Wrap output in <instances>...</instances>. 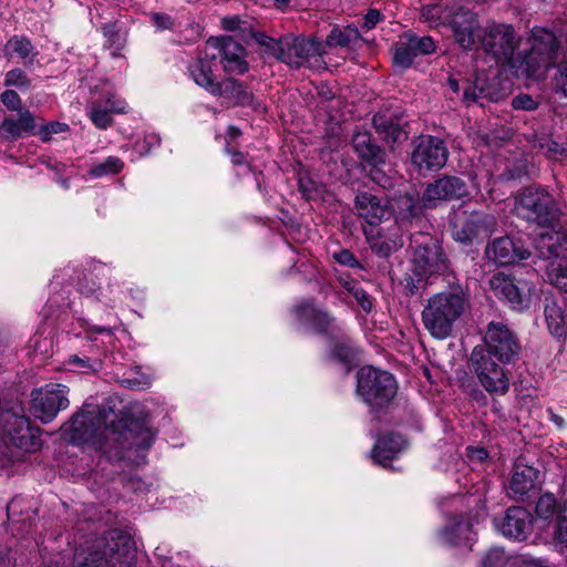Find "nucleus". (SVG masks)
Listing matches in <instances>:
<instances>
[{
	"label": "nucleus",
	"mask_w": 567,
	"mask_h": 567,
	"mask_svg": "<svg viewBox=\"0 0 567 567\" xmlns=\"http://www.w3.org/2000/svg\"><path fill=\"white\" fill-rule=\"evenodd\" d=\"M68 431L69 440L74 444L87 442L101 444L102 441L113 440L123 447L141 446L150 436L147 429H142L135 435L132 425L124 426L122 422L116 424L112 422L109 426L105 413L95 408L93 410L83 409L75 414Z\"/></svg>",
	"instance_id": "f257e3e1"
},
{
	"label": "nucleus",
	"mask_w": 567,
	"mask_h": 567,
	"mask_svg": "<svg viewBox=\"0 0 567 567\" xmlns=\"http://www.w3.org/2000/svg\"><path fill=\"white\" fill-rule=\"evenodd\" d=\"M470 293L458 281L446 289L432 295L422 310V323L426 331L437 340L449 338L455 323L470 309Z\"/></svg>",
	"instance_id": "f03ea898"
},
{
	"label": "nucleus",
	"mask_w": 567,
	"mask_h": 567,
	"mask_svg": "<svg viewBox=\"0 0 567 567\" xmlns=\"http://www.w3.org/2000/svg\"><path fill=\"white\" fill-rule=\"evenodd\" d=\"M528 42L529 50L520 64L522 72L528 78H544L559 56V41L553 31L543 27H534L530 30Z\"/></svg>",
	"instance_id": "7ed1b4c3"
},
{
	"label": "nucleus",
	"mask_w": 567,
	"mask_h": 567,
	"mask_svg": "<svg viewBox=\"0 0 567 567\" xmlns=\"http://www.w3.org/2000/svg\"><path fill=\"white\" fill-rule=\"evenodd\" d=\"M357 392L367 404L381 408L395 396L396 382L386 371L363 367L357 374Z\"/></svg>",
	"instance_id": "20e7f679"
},
{
	"label": "nucleus",
	"mask_w": 567,
	"mask_h": 567,
	"mask_svg": "<svg viewBox=\"0 0 567 567\" xmlns=\"http://www.w3.org/2000/svg\"><path fill=\"white\" fill-rule=\"evenodd\" d=\"M473 350H480L501 363H511L519 354L520 344L517 336L502 321H491L483 337V344Z\"/></svg>",
	"instance_id": "39448f33"
},
{
	"label": "nucleus",
	"mask_w": 567,
	"mask_h": 567,
	"mask_svg": "<svg viewBox=\"0 0 567 567\" xmlns=\"http://www.w3.org/2000/svg\"><path fill=\"white\" fill-rule=\"evenodd\" d=\"M536 250L545 264L549 281L567 292V248L559 244L558 234L542 233L536 239Z\"/></svg>",
	"instance_id": "423d86ee"
},
{
	"label": "nucleus",
	"mask_w": 567,
	"mask_h": 567,
	"mask_svg": "<svg viewBox=\"0 0 567 567\" xmlns=\"http://www.w3.org/2000/svg\"><path fill=\"white\" fill-rule=\"evenodd\" d=\"M515 212L517 216L543 227L550 226L557 216L551 196L537 188H526L516 197Z\"/></svg>",
	"instance_id": "0eeeda50"
},
{
	"label": "nucleus",
	"mask_w": 567,
	"mask_h": 567,
	"mask_svg": "<svg viewBox=\"0 0 567 567\" xmlns=\"http://www.w3.org/2000/svg\"><path fill=\"white\" fill-rule=\"evenodd\" d=\"M471 363L480 384L486 392L496 395H504L508 392L509 377L504 369L507 363H501L480 350L472 351Z\"/></svg>",
	"instance_id": "6e6552de"
},
{
	"label": "nucleus",
	"mask_w": 567,
	"mask_h": 567,
	"mask_svg": "<svg viewBox=\"0 0 567 567\" xmlns=\"http://www.w3.org/2000/svg\"><path fill=\"white\" fill-rule=\"evenodd\" d=\"M478 38L484 51L501 63H509L519 44L514 28L504 23L487 24Z\"/></svg>",
	"instance_id": "1a4fd4ad"
},
{
	"label": "nucleus",
	"mask_w": 567,
	"mask_h": 567,
	"mask_svg": "<svg viewBox=\"0 0 567 567\" xmlns=\"http://www.w3.org/2000/svg\"><path fill=\"white\" fill-rule=\"evenodd\" d=\"M69 389L59 383H50L31 393V411L43 423H49L61 410L69 406Z\"/></svg>",
	"instance_id": "9d476101"
},
{
	"label": "nucleus",
	"mask_w": 567,
	"mask_h": 567,
	"mask_svg": "<svg viewBox=\"0 0 567 567\" xmlns=\"http://www.w3.org/2000/svg\"><path fill=\"white\" fill-rule=\"evenodd\" d=\"M449 158L445 143L435 136L424 135L414 142L411 162L419 173L441 169Z\"/></svg>",
	"instance_id": "9b49d317"
},
{
	"label": "nucleus",
	"mask_w": 567,
	"mask_h": 567,
	"mask_svg": "<svg viewBox=\"0 0 567 567\" xmlns=\"http://www.w3.org/2000/svg\"><path fill=\"white\" fill-rule=\"evenodd\" d=\"M323 45L315 39H295L287 43V52L284 62L291 68H309L315 71L326 70Z\"/></svg>",
	"instance_id": "f8f14e48"
},
{
	"label": "nucleus",
	"mask_w": 567,
	"mask_h": 567,
	"mask_svg": "<svg viewBox=\"0 0 567 567\" xmlns=\"http://www.w3.org/2000/svg\"><path fill=\"white\" fill-rule=\"evenodd\" d=\"M468 195V187L461 177L445 175L426 186L422 206L435 208L444 202L458 200Z\"/></svg>",
	"instance_id": "ddd939ff"
},
{
	"label": "nucleus",
	"mask_w": 567,
	"mask_h": 567,
	"mask_svg": "<svg viewBox=\"0 0 567 567\" xmlns=\"http://www.w3.org/2000/svg\"><path fill=\"white\" fill-rule=\"evenodd\" d=\"M489 287L497 298L506 300L513 309L523 310L530 303L532 287L526 281L498 272L491 278Z\"/></svg>",
	"instance_id": "4468645a"
},
{
	"label": "nucleus",
	"mask_w": 567,
	"mask_h": 567,
	"mask_svg": "<svg viewBox=\"0 0 567 567\" xmlns=\"http://www.w3.org/2000/svg\"><path fill=\"white\" fill-rule=\"evenodd\" d=\"M209 49L217 50L221 54L225 72L243 74L248 70V63L245 60L246 50L233 38H210L206 43V58L209 56Z\"/></svg>",
	"instance_id": "2eb2a0df"
},
{
	"label": "nucleus",
	"mask_w": 567,
	"mask_h": 567,
	"mask_svg": "<svg viewBox=\"0 0 567 567\" xmlns=\"http://www.w3.org/2000/svg\"><path fill=\"white\" fill-rule=\"evenodd\" d=\"M488 216L477 210L460 209L452 218V234L456 241L471 244L487 228Z\"/></svg>",
	"instance_id": "dca6fc26"
},
{
	"label": "nucleus",
	"mask_w": 567,
	"mask_h": 567,
	"mask_svg": "<svg viewBox=\"0 0 567 567\" xmlns=\"http://www.w3.org/2000/svg\"><path fill=\"white\" fill-rule=\"evenodd\" d=\"M435 48V42L431 37L408 33L395 43L393 61L398 66L408 69L416 56L431 54Z\"/></svg>",
	"instance_id": "f3484780"
},
{
	"label": "nucleus",
	"mask_w": 567,
	"mask_h": 567,
	"mask_svg": "<svg viewBox=\"0 0 567 567\" xmlns=\"http://www.w3.org/2000/svg\"><path fill=\"white\" fill-rule=\"evenodd\" d=\"M126 102L114 91L109 90L100 99L90 103L87 115L95 127L105 130L112 125V116L126 113Z\"/></svg>",
	"instance_id": "a211bd4d"
},
{
	"label": "nucleus",
	"mask_w": 567,
	"mask_h": 567,
	"mask_svg": "<svg viewBox=\"0 0 567 567\" xmlns=\"http://www.w3.org/2000/svg\"><path fill=\"white\" fill-rule=\"evenodd\" d=\"M412 264L419 276H429L447 269L444 251L434 243L419 245L414 249Z\"/></svg>",
	"instance_id": "6ab92c4d"
},
{
	"label": "nucleus",
	"mask_w": 567,
	"mask_h": 567,
	"mask_svg": "<svg viewBox=\"0 0 567 567\" xmlns=\"http://www.w3.org/2000/svg\"><path fill=\"white\" fill-rule=\"evenodd\" d=\"M456 43L464 50H472L476 44L475 34L480 28L475 13L461 9L449 21Z\"/></svg>",
	"instance_id": "aec40b11"
},
{
	"label": "nucleus",
	"mask_w": 567,
	"mask_h": 567,
	"mask_svg": "<svg viewBox=\"0 0 567 567\" xmlns=\"http://www.w3.org/2000/svg\"><path fill=\"white\" fill-rule=\"evenodd\" d=\"M485 254L489 260L498 265H509L524 260L530 252L515 243L511 237H499L487 245Z\"/></svg>",
	"instance_id": "412c9836"
},
{
	"label": "nucleus",
	"mask_w": 567,
	"mask_h": 567,
	"mask_svg": "<svg viewBox=\"0 0 567 567\" xmlns=\"http://www.w3.org/2000/svg\"><path fill=\"white\" fill-rule=\"evenodd\" d=\"M497 528L506 537L523 540L532 530V515L524 507H509Z\"/></svg>",
	"instance_id": "4be33fe9"
},
{
	"label": "nucleus",
	"mask_w": 567,
	"mask_h": 567,
	"mask_svg": "<svg viewBox=\"0 0 567 567\" xmlns=\"http://www.w3.org/2000/svg\"><path fill=\"white\" fill-rule=\"evenodd\" d=\"M110 557L106 558V553L91 551L84 556V553H78L75 555L74 567H131L132 556L121 554L118 550L114 551V548H110Z\"/></svg>",
	"instance_id": "5701e85b"
},
{
	"label": "nucleus",
	"mask_w": 567,
	"mask_h": 567,
	"mask_svg": "<svg viewBox=\"0 0 567 567\" xmlns=\"http://www.w3.org/2000/svg\"><path fill=\"white\" fill-rule=\"evenodd\" d=\"M355 209L359 216L369 225H378L388 214L386 203L368 192H363L355 197Z\"/></svg>",
	"instance_id": "b1692460"
},
{
	"label": "nucleus",
	"mask_w": 567,
	"mask_h": 567,
	"mask_svg": "<svg viewBox=\"0 0 567 567\" xmlns=\"http://www.w3.org/2000/svg\"><path fill=\"white\" fill-rule=\"evenodd\" d=\"M210 94L221 97L227 105H248L252 102L251 92L233 78L217 82Z\"/></svg>",
	"instance_id": "393cba45"
},
{
	"label": "nucleus",
	"mask_w": 567,
	"mask_h": 567,
	"mask_svg": "<svg viewBox=\"0 0 567 567\" xmlns=\"http://www.w3.org/2000/svg\"><path fill=\"white\" fill-rule=\"evenodd\" d=\"M538 471L533 466L517 462L514 467L509 483V495L519 499L527 495L535 487Z\"/></svg>",
	"instance_id": "a878e982"
},
{
	"label": "nucleus",
	"mask_w": 567,
	"mask_h": 567,
	"mask_svg": "<svg viewBox=\"0 0 567 567\" xmlns=\"http://www.w3.org/2000/svg\"><path fill=\"white\" fill-rule=\"evenodd\" d=\"M35 128V121L28 110L21 111L19 118L7 117L0 125V135L6 140H18L23 134H32Z\"/></svg>",
	"instance_id": "bb28decb"
},
{
	"label": "nucleus",
	"mask_w": 567,
	"mask_h": 567,
	"mask_svg": "<svg viewBox=\"0 0 567 567\" xmlns=\"http://www.w3.org/2000/svg\"><path fill=\"white\" fill-rule=\"evenodd\" d=\"M352 143L358 155L369 165L378 166L385 162L384 152L373 142L370 133H357Z\"/></svg>",
	"instance_id": "cd10ccee"
},
{
	"label": "nucleus",
	"mask_w": 567,
	"mask_h": 567,
	"mask_svg": "<svg viewBox=\"0 0 567 567\" xmlns=\"http://www.w3.org/2000/svg\"><path fill=\"white\" fill-rule=\"evenodd\" d=\"M4 55L8 60L19 58L25 65L33 64L38 56L34 45L24 35H12L4 44Z\"/></svg>",
	"instance_id": "c85d7f7f"
},
{
	"label": "nucleus",
	"mask_w": 567,
	"mask_h": 567,
	"mask_svg": "<svg viewBox=\"0 0 567 567\" xmlns=\"http://www.w3.org/2000/svg\"><path fill=\"white\" fill-rule=\"evenodd\" d=\"M4 431L14 445L28 449V441L31 439V434L29 420L25 416L9 415L6 420Z\"/></svg>",
	"instance_id": "c756f323"
},
{
	"label": "nucleus",
	"mask_w": 567,
	"mask_h": 567,
	"mask_svg": "<svg viewBox=\"0 0 567 567\" xmlns=\"http://www.w3.org/2000/svg\"><path fill=\"white\" fill-rule=\"evenodd\" d=\"M404 442L400 435H386L375 443L372 450V458L384 465L386 461L394 458L403 449Z\"/></svg>",
	"instance_id": "7c9ffc66"
},
{
	"label": "nucleus",
	"mask_w": 567,
	"mask_h": 567,
	"mask_svg": "<svg viewBox=\"0 0 567 567\" xmlns=\"http://www.w3.org/2000/svg\"><path fill=\"white\" fill-rule=\"evenodd\" d=\"M188 72L197 85L212 93L217 82L214 79L210 61L206 58H197L189 63Z\"/></svg>",
	"instance_id": "2f4dec72"
},
{
	"label": "nucleus",
	"mask_w": 567,
	"mask_h": 567,
	"mask_svg": "<svg viewBox=\"0 0 567 567\" xmlns=\"http://www.w3.org/2000/svg\"><path fill=\"white\" fill-rule=\"evenodd\" d=\"M361 41V34L357 27L347 25L343 28L334 27L327 35V47H340L353 49Z\"/></svg>",
	"instance_id": "473e14b6"
},
{
	"label": "nucleus",
	"mask_w": 567,
	"mask_h": 567,
	"mask_svg": "<svg viewBox=\"0 0 567 567\" xmlns=\"http://www.w3.org/2000/svg\"><path fill=\"white\" fill-rule=\"evenodd\" d=\"M300 320H309L319 331H324L332 322L328 312L317 309L312 301H306L296 307Z\"/></svg>",
	"instance_id": "72a5a7b5"
},
{
	"label": "nucleus",
	"mask_w": 567,
	"mask_h": 567,
	"mask_svg": "<svg viewBox=\"0 0 567 567\" xmlns=\"http://www.w3.org/2000/svg\"><path fill=\"white\" fill-rule=\"evenodd\" d=\"M544 313L549 332L557 338L565 336L566 319L561 307L556 301L546 299Z\"/></svg>",
	"instance_id": "f704fd0d"
},
{
	"label": "nucleus",
	"mask_w": 567,
	"mask_h": 567,
	"mask_svg": "<svg viewBox=\"0 0 567 567\" xmlns=\"http://www.w3.org/2000/svg\"><path fill=\"white\" fill-rule=\"evenodd\" d=\"M373 125L380 134H383L384 141L389 144L393 145L401 138L406 137L405 132H403L398 124L385 120L384 116L375 115L373 117Z\"/></svg>",
	"instance_id": "c9c22d12"
},
{
	"label": "nucleus",
	"mask_w": 567,
	"mask_h": 567,
	"mask_svg": "<svg viewBox=\"0 0 567 567\" xmlns=\"http://www.w3.org/2000/svg\"><path fill=\"white\" fill-rule=\"evenodd\" d=\"M123 167L124 163L121 158L109 156L104 162L93 165L89 171V175L99 178L109 174H117Z\"/></svg>",
	"instance_id": "e433bc0d"
},
{
	"label": "nucleus",
	"mask_w": 567,
	"mask_h": 567,
	"mask_svg": "<svg viewBox=\"0 0 567 567\" xmlns=\"http://www.w3.org/2000/svg\"><path fill=\"white\" fill-rule=\"evenodd\" d=\"M450 17V11L440 4L427 6L424 7L422 10L423 20L427 22L431 27L445 24L449 21Z\"/></svg>",
	"instance_id": "4c0bfd02"
},
{
	"label": "nucleus",
	"mask_w": 567,
	"mask_h": 567,
	"mask_svg": "<svg viewBox=\"0 0 567 567\" xmlns=\"http://www.w3.org/2000/svg\"><path fill=\"white\" fill-rule=\"evenodd\" d=\"M558 508L559 506H557L554 495L544 494L538 498L536 504V515L542 519H551L553 522L556 518Z\"/></svg>",
	"instance_id": "58836bf2"
},
{
	"label": "nucleus",
	"mask_w": 567,
	"mask_h": 567,
	"mask_svg": "<svg viewBox=\"0 0 567 567\" xmlns=\"http://www.w3.org/2000/svg\"><path fill=\"white\" fill-rule=\"evenodd\" d=\"M554 526V535L560 543H567V501L559 505L556 518L550 522Z\"/></svg>",
	"instance_id": "ea45409f"
},
{
	"label": "nucleus",
	"mask_w": 567,
	"mask_h": 567,
	"mask_svg": "<svg viewBox=\"0 0 567 567\" xmlns=\"http://www.w3.org/2000/svg\"><path fill=\"white\" fill-rule=\"evenodd\" d=\"M3 84L6 86L28 89L31 85V80L24 70L21 68H14L6 73Z\"/></svg>",
	"instance_id": "a19ab883"
},
{
	"label": "nucleus",
	"mask_w": 567,
	"mask_h": 567,
	"mask_svg": "<svg viewBox=\"0 0 567 567\" xmlns=\"http://www.w3.org/2000/svg\"><path fill=\"white\" fill-rule=\"evenodd\" d=\"M367 238L370 243L371 249L382 257L390 256L398 248V244L394 240H389L382 237H370L368 234Z\"/></svg>",
	"instance_id": "79ce46f5"
},
{
	"label": "nucleus",
	"mask_w": 567,
	"mask_h": 567,
	"mask_svg": "<svg viewBox=\"0 0 567 567\" xmlns=\"http://www.w3.org/2000/svg\"><path fill=\"white\" fill-rule=\"evenodd\" d=\"M358 350L349 340L336 343L332 354L342 362L349 363L357 357Z\"/></svg>",
	"instance_id": "37998d69"
},
{
	"label": "nucleus",
	"mask_w": 567,
	"mask_h": 567,
	"mask_svg": "<svg viewBox=\"0 0 567 567\" xmlns=\"http://www.w3.org/2000/svg\"><path fill=\"white\" fill-rule=\"evenodd\" d=\"M260 43L271 55L284 62V55H286L288 42L284 43L280 40H275L272 38L262 35Z\"/></svg>",
	"instance_id": "c03bdc74"
},
{
	"label": "nucleus",
	"mask_w": 567,
	"mask_h": 567,
	"mask_svg": "<svg viewBox=\"0 0 567 567\" xmlns=\"http://www.w3.org/2000/svg\"><path fill=\"white\" fill-rule=\"evenodd\" d=\"M508 559L504 550L494 548L491 549L482 561V567H505Z\"/></svg>",
	"instance_id": "a18cd8bd"
},
{
	"label": "nucleus",
	"mask_w": 567,
	"mask_h": 567,
	"mask_svg": "<svg viewBox=\"0 0 567 567\" xmlns=\"http://www.w3.org/2000/svg\"><path fill=\"white\" fill-rule=\"evenodd\" d=\"M223 28L228 31H239L246 34L251 31V24L241 20L238 16L226 17L221 20Z\"/></svg>",
	"instance_id": "49530a36"
},
{
	"label": "nucleus",
	"mask_w": 567,
	"mask_h": 567,
	"mask_svg": "<svg viewBox=\"0 0 567 567\" xmlns=\"http://www.w3.org/2000/svg\"><path fill=\"white\" fill-rule=\"evenodd\" d=\"M69 125L60 122H51L40 127L38 134L43 142H49L53 134L66 132Z\"/></svg>",
	"instance_id": "de8ad7c7"
},
{
	"label": "nucleus",
	"mask_w": 567,
	"mask_h": 567,
	"mask_svg": "<svg viewBox=\"0 0 567 567\" xmlns=\"http://www.w3.org/2000/svg\"><path fill=\"white\" fill-rule=\"evenodd\" d=\"M553 81L555 92L567 99V63L559 65Z\"/></svg>",
	"instance_id": "09e8293b"
},
{
	"label": "nucleus",
	"mask_w": 567,
	"mask_h": 567,
	"mask_svg": "<svg viewBox=\"0 0 567 567\" xmlns=\"http://www.w3.org/2000/svg\"><path fill=\"white\" fill-rule=\"evenodd\" d=\"M79 290L86 297H96L100 291V285L93 277H83L79 282Z\"/></svg>",
	"instance_id": "8fccbe9b"
},
{
	"label": "nucleus",
	"mask_w": 567,
	"mask_h": 567,
	"mask_svg": "<svg viewBox=\"0 0 567 567\" xmlns=\"http://www.w3.org/2000/svg\"><path fill=\"white\" fill-rule=\"evenodd\" d=\"M401 205L404 207L403 209H405L404 217L408 218L415 217L422 212V206L419 202L408 194L401 198Z\"/></svg>",
	"instance_id": "3c124183"
},
{
	"label": "nucleus",
	"mask_w": 567,
	"mask_h": 567,
	"mask_svg": "<svg viewBox=\"0 0 567 567\" xmlns=\"http://www.w3.org/2000/svg\"><path fill=\"white\" fill-rule=\"evenodd\" d=\"M1 102L7 109L11 111L21 110V99L19 94L13 90H7L1 94Z\"/></svg>",
	"instance_id": "603ef678"
},
{
	"label": "nucleus",
	"mask_w": 567,
	"mask_h": 567,
	"mask_svg": "<svg viewBox=\"0 0 567 567\" xmlns=\"http://www.w3.org/2000/svg\"><path fill=\"white\" fill-rule=\"evenodd\" d=\"M537 102L528 94H519L512 100V106L515 110L533 111L537 109Z\"/></svg>",
	"instance_id": "864d4df0"
},
{
	"label": "nucleus",
	"mask_w": 567,
	"mask_h": 567,
	"mask_svg": "<svg viewBox=\"0 0 567 567\" xmlns=\"http://www.w3.org/2000/svg\"><path fill=\"white\" fill-rule=\"evenodd\" d=\"M103 34L106 38V43L109 47L116 45V51L122 49L123 44L121 42L120 35L114 30L113 25H104Z\"/></svg>",
	"instance_id": "5fc2aeb1"
},
{
	"label": "nucleus",
	"mask_w": 567,
	"mask_h": 567,
	"mask_svg": "<svg viewBox=\"0 0 567 567\" xmlns=\"http://www.w3.org/2000/svg\"><path fill=\"white\" fill-rule=\"evenodd\" d=\"M470 529L468 525L456 523L454 526L446 528L442 536L447 543H454V534L464 535Z\"/></svg>",
	"instance_id": "6e6d98bb"
},
{
	"label": "nucleus",
	"mask_w": 567,
	"mask_h": 567,
	"mask_svg": "<svg viewBox=\"0 0 567 567\" xmlns=\"http://www.w3.org/2000/svg\"><path fill=\"white\" fill-rule=\"evenodd\" d=\"M380 21H381V13H380V11L377 10V9H370L367 12V14L364 16V22H363L362 28H364L365 30H371Z\"/></svg>",
	"instance_id": "4d7b16f0"
},
{
	"label": "nucleus",
	"mask_w": 567,
	"mask_h": 567,
	"mask_svg": "<svg viewBox=\"0 0 567 567\" xmlns=\"http://www.w3.org/2000/svg\"><path fill=\"white\" fill-rule=\"evenodd\" d=\"M334 259L341 265H346V266H350V267H353L357 265V260H355L354 256L352 255V252H350L347 249L336 252Z\"/></svg>",
	"instance_id": "13d9d810"
},
{
	"label": "nucleus",
	"mask_w": 567,
	"mask_h": 567,
	"mask_svg": "<svg viewBox=\"0 0 567 567\" xmlns=\"http://www.w3.org/2000/svg\"><path fill=\"white\" fill-rule=\"evenodd\" d=\"M153 21L158 30H167L173 27L171 17L164 13L153 14Z\"/></svg>",
	"instance_id": "bf43d9fd"
},
{
	"label": "nucleus",
	"mask_w": 567,
	"mask_h": 567,
	"mask_svg": "<svg viewBox=\"0 0 567 567\" xmlns=\"http://www.w3.org/2000/svg\"><path fill=\"white\" fill-rule=\"evenodd\" d=\"M353 296L357 299V301L360 303V306L363 308V310H365V311H370L371 310L372 302H371V300L369 299V296L367 295V292L363 289H361L359 287L358 289H355L353 291Z\"/></svg>",
	"instance_id": "052dcab7"
},
{
	"label": "nucleus",
	"mask_w": 567,
	"mask_h": 567,
	"mask_svg": "<svg viewBox=\"0 0 567 567\" xmlns=\"http://www.w3.org/2000/svg\"><path fill=\"white\" fill-rule=\"evenodd\" d=\"M488 453L485 449L471 447L468 449V457L471 460H476L483 462L487 458Z\"/></svg>",
	"instance_id": "680f3d73"
},
{
	"label": "nucleus",
	"mask_w": 567,
	"mask_h": 567,
	"mask_svg": "<svg viewBox=\"0 0 567 567\" xmlns=\"http://www.w3.org/2000/svg\"><path fill=\"white\" fill-rule=\"evenodd\" d=\"M517 567H548L538 559H525Z\"/></svg>",
	"instance_id": "e2e57ef3"
},
{
	"label": "nucleus",
	"mask_w": 567,
	"mask_h": 567,
	"mask_svg": "<svg viewBox=\"0 0 567 567\" xmlns=\"http://www.w3.org/2000/svg\"><path fill=\"white\" fill-rule=\"evenodd\" d=\"M548 413L550 415V421H553L559 429L565 427V420L560 415L554 413L550 409L548 410Z\"/></svg>",
	"instance_id": "0e129e2a"
},
{
	"label": "nucleus",
	"mask_w": 567,
	"mask_h": 567,
	"mask_svg": "<svg viewBox=\"0 0 567 567\" xmlns=\"http://www.w3.org/2000/svg\"><path fill=\"white\" fill-rule=\"evenodd\" d=\"M69 362L70 363H74V364H78L82 368H87L89 367V361L83 359V358H80L79 355L76 354H73L69 358Z\"/></svg>",
	"instance_id": "69168bd1"
},
{
	"label": "nucleus",
	"mask_w": 567,
	"mask_h": 567,
	"mask_svg": "<svg viewBox=\"0 0 567 567\" xmlns=\"http://www.w3.org/2000/svg\"><path fill=\"white\" fill-rule=\"evenodd\" d=\"M547 152L553 154L561 153L563 150L559 147V145L556 142H550L547 144Z\"/></svg>",
	"instance_id": "338daca9"
},
{
	"label": "nucleus",
	"mask_w": 567,
	"mask_h": 567,
	"mask_svg": "<svg viewBox=\"0 0 567 567\" xmlns=\"http://www.w3.org/2000/svg\"><path fill=\"white\" fill-rule=\"evenodd\" d=\"M343 287H344L349 292H351L352 295H353V291H354L355 289H358V288H359V287L357 286V284H355V282H353V281H346V282L343 284Z\"/></svg>",
	"instance_id": "774afa93"
}]
</instances>
